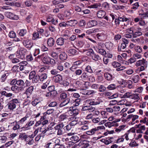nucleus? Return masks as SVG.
<instances>
[{
  "label": "nucleus",
  "mask_w": 148,
  "mask_h": 148,
  "mask_svg": "<svg viewBox=\"0 0 148 148\" xmlns=\"http://www.w3.org/2000/svg\"><path fill=\"white\" fill-rule=\"evenodd\" d=\"M54 39L52 37H50L47 40V46L50 47H53L55 44Z\"/></svg>",
  "instance_id": "dca6fc26"
},
{
  "label": "nucleus",
  "mask_w": 148,
  "mask_h": 148,
  "mask_svg": "<svg viewBox=\"0 0 148 148\" xmlns=\"http://www.w3.org/2000/svg\"><path fill=\"white\" fill-rule=\"evenodd\" d=\"M134 28L133 27H131L129 28L126 30V33L132 34L133 35L134 33L133 30H134Z\"/></svg>",
  "instance_id": "6e6d98bb"
},
{
  "label": "nucleus",
  "mask_w": 148,
  "mask_h": 148,
  "mask_svg": "<svg viewBox=\"0 0 148 148\" xmlns=\"http://www.w3.org/2000/svg\"><path fill=\"white\" fill-rule=\"evenodd\" d=\"M54 82L56 83H59L60 84L62 82V77L59 74H58L53 77Z\"/></svg>",
  "instance_id": "4be33fe9"
},
{
  "label": "nucleus",
  "mask_w": 148,
  "mask_h": 148,
  "mask_svg": "<svg viewBox=\"0 0 148 148\" xmlns=\"http://www.w3.org/2000/svg\"><path fill=\"white\" fill-rule=\"evenodd\" d=\"M67 57V56L65 52H62L60 55V59L62 60H66Z\"/></svg>",
  "instance_id": "72a5a7b5"
},
{
  "label": "nucleus",
  "mask_w": 148,
  "mask_h": 148,
  "mask_svg": "<svg viewBox=\"0 0 148 148\" xmlns=\"http://www.w3.org/2000/svg\"><path fill=\"white\" fill-rule=\"evenodd\" d=\"M82 62V61L81 60H78L74 62L73 63V66H72V67L73 69H75L76 68L75 66H76L79 65Z\"/></svg>",
  "instance_id": "680f3d73"
},
{
  "label": "nucleus",
  "mask_w": 148,
  "mask_h": 148,
  "mask_svg": "<svg viewBox=\"0 0 148 148\" xmlns=\"http://www.w3.org/2000/svg\"><path fill=\"white\" fill-rule=\"evenodd\" d=\"M34 121L29 120L26 124V125H27L29 128L30 129L31 128V126H32L34 124Z\"/></svg>",
  "instance_id": "49530a36"
},
{
  "label": "nucleus",
  "mask_w": 148,
  "mask_h": 148,
  "mask_svg": "<svg viewBox=\"0 0 148 148\" xmlns=\"http://www.w3.org/2000/svg\"><path fill=\"white\" fill-rule=\"evenodd\" d=\"M67 24L68 26H75L77 23V21L76 20H71L67 21Z\"/></svg>",
  "instance_id": "a878e982"
},
{
  "label": "nucleus",
  "mask_w": 148,
  "mask_h": 148,
  "mask_svg": "<svg viewBox=\"0 0 148 148\" xmlns=\"http://www.w3.org/2000/svg\"><path fill=\"white\" fill-rule=\"evenodd\" d=\"M71 102L70 101V99L67 98L60 103V107H62L68 104L71 106Z\"/></svg>",
  "instance_id": "393cba45"
},
{
  "label": "nucleus",
  "mask_w": 148,
  "mask_h": 148,
  "mask_svg": "<svg viewBox=\"0 0 148 148\" xmlns=\"http://www.w3.org/2000/svg\"><path fill=\"white\" fill-rule=\"evenodd\" d=\"M138 129L136 130V132L138 133H143L145 130L146 128L144 125H141L139 124L138 125Z\"/></svg>",
  "instance_id": "412c9836"
},
{
  "label": "nucleus",
  "mask_w": 148,
  "mask_h": 148,
  "mask_svg": "<svg viewBox=\"0 0 148 148\" xmlns=\"http://www.w3.org/2000/svg\"><path fill=\"white\" fill-rule=\"evenodd\" d=\"M94 59H93V60L95 61H97V62H96L95 61L94 62V64H96V63L98 65H99L101 64L100 62L98 61L99 60H101V58L100 57L98 56V55H96V54H95L94 55Z\"/></svg>",
  "instance_id": "c9c22d12"
},
{
  "label": "nucleus",
  "mask_w": 148,
  "mask_h": 148,
  "mask_svg": "<svg viewBox=\"0 0 148 148\" xmlns=\"http://www.w3.org/2000/svg\"><path fill=\"white\" fill-rule=\"evenodd\" d=\"M47 77V74L45 73L39 74L36 75V77L34 79V82L36 83L42 82L45 81Z\"/></svg>",
  "instance_id": "f03ea898"
},
{
  "label": "nucleus",
  "mask_w": 148,
  "mask_h": 148,
  "mask_svg": "<svg viewBox=\"0 0 148 148\" xmlns=\"http://www.w3.org/2000/svg\"><path fill=\"white\" fill-rule=\"evenodd\" d=\"M106 111L110 113H112L113 112L112 106H108V107L106 108L105 109Z\"/></svg>",
  "instance_id": "bf43d9fd"
},
{
  "label": "nucleus",
  "mask_w": 148,
  "mask_h": 148,
  "mask_svg": "<svg viewBox=\"0 0 148 148\" xmlns=\"http://www.w3.org/2000/svg\"><path fill=\"white\" fill-rule=\"evenodd\" d=\"M112 65L114 68H118L121 66V64L116 61H114L112 62Z\"/></svg>",
  "instance_id": "3c124183"
},
{
  "label": "nucleus",
  "mask_w": 148,
  "mask_h": 148,
  "mask_svg": "<svg viewBox=\"0 0 148 148\" xmlns=\"http://www.w3.org/2000/svg\"><path fill=\"white\" fill-rule=\"evenodd\" d=\"M24 84V81L22 79H18L17 80V85L19 86H22Z\"/></svg>",
  "instance_id": "338daca9"
},
{
  "label": "nucleus",
  "mask_w": 148,
  "mask_h": 148,
  "mask_svg": "<svg viewBox=\"0 0 148 148\" xmlns=\"http://www.w3.org/2000/svg\"><path fill=\"white\" fill-rule=\"evenodd\" d=\"M129 42V41L127 39L125 38L122 39V42L120 46H119L118 47V51H124Z\"/></svg>",
  "instance_id": "423d86ee"
},
{
  "label": "nucleus",
  "mask_w": 148,
  "mask_h": 148,
  "mask_svg": "<svg viewBox=\"0 0 148 148\" xmlns=\"http://www.w3.org/2000/svg\"><path fill=\"white\" fill-rule=\"evenodd\" d=\"M122 97L124 98H130L137 100H138L139 99L138 94L136 93H125Z\"/></svg>",
  "instance_id": "39448f33"
},
{
  "label": "nucleus",
  "mask_w": 148,
  "mask_h": 148,
  "mask_svg": "<svg viewBox=\"0 0 148 148\" xmlns=\"http://www.w3.org/2000/svg\"><path fill=\"white\" fill-rule=\"evenodd\" d=\"M106 48L108 50H111L113 48V44L111 42H108L105 43Z\"/></svg>",
  "instance_id": "cd10ccee"
},
{
  "label": "nucleus",
  "mask_w": 148,
  "mask_h": 148,
  "mask_svg": "<svg viewBox=\"0 0 148 148\" xmlns=\"http://www.w3.org/2000/svg\"><path fill=\"white\" fill-rule=\"evenodd\" d=\"M70 32L69 30H66L63 32L62 35V37L65 39V40H68V38L70 36Z\"/></svg>",
  "instance_id": "6ab92c4d"
},
{
  "label": "nucleus",
  "mask_w": 148,
  "mask_h": 148,
  "mask_svg": "<svg viewBox=\"0 0 148 148\" xmlns=\"http://www.w3.org/2000/svg\"><path fill=\"white\" fill-rule=\"evenodd\" d=\"M113 139V137H109L106 138V139H103L101 140V141L106 145H108L112 143L113 141L112 140Z\"/></svg>",
  "instance_id": "aec40b11"
},
{
  "label": "nucleus",
  "mask_w": 148,
  "mask_h": 148,
  "mask_svg": "<svg viewBox=\"0 0 148 148\" xmlns=\"http://www.w3.org/2000/svg\"><path fill=\"white\" fill-rule=\"evenodd\" d=\"M27 32L25 29H21L20 30L18 34L20 36H23L26 34Z\"/></svg>",
  "instance_id": "603ef678"
},
{
  "label": "nucleus",
  "mask_w": 148,
  "mask_h": 148,
  "mask_svg": "<svg viewBox=\"0 0 148 148\" xmlns=\"http://www.w3.org/2000/svg\"><path fill=\"white\" fill-rule=\"evenodd\" d=\"M27 52L26 49H21L20 50L19 53H17L16 56L19 58L23 59L25 58V55L27 54Z\"/></svg>",
  "instance_id": "1a4fd4ad"
},
{
  "label": "nucleus",
  "mask_w": 148,
  "mask_h": 148,
  "mask_svg": "<svg viewBox=\"0 0 148 148\" xmlns=\"http://www.w3.org/2000/svg\"><path fill=\"white\" fill-rule=\"evenodd\" d=\"M135 51L138 53H140L143 51V49L139 45L135 46L134 47Z\"/></svg>",
  "instance_id": "e433bc0d"
},
{
  "label": "nucleus",
  "mask_w": 148,
  "mask_h": 148,
  "mask_svg": "<svg viewBox=\"0 0 148 148\" xmlns=\"http://www.w3.org/2000/svg\"><path fill=\"white\" fill-rule=\"evenodd\" d=\"M125 72L127 74L130 75L134 73V71L133 69H130L125 70Z\"/></svg>",
  "instance_id": "774afa93"
},
{
  "label": "nucleus",
  "mask_w": 148,
  "mask_h": 148,
  "mask_svg": "<svg viewBox=\"0 0 148 148\" xmlns=\"http://www.w3.org/2000/svg\"><path fill=\"white\" fill-rule=\"evenodd\" d=\"M114 125L112 121H108L105 124V126L106 127H108L109 128L114 126Z\"/></svg>",
  "instance_id": "4d7b16f0"
},
{
  "label": "nucleus",
  "mask_w": 148,
  "mask_h": 148,
  "mask_svg": "<svg viewBox=\"0 0 148 148\" xmlns=\"http://www.w3.org/2000/svg\"><path fill=\"white\" fill-rule=\"evenodd\" d=\"M134 31H136L133 33L132 35L133 38H136L142 35V33L141 32L142 29L138 27L136 29H134Z\"/></svg>",
  "instance_id": "ddd939ff"
},
{
  "label": "nucleus",
  "mask_w": 148,
  "mask_h": 148,
  "mask_svg": "<svg viewBox=\"0 0 148 148\" xmlns=\"http://www.w3.org/2000/svg\"><path fill=\"white\" fill-rule=\"evenodd\" d=\"M86 33L88 34V36H87L86 38L90 40L92 42V39L89 37V35L91 34V36H92V29H89L87 30L86 31Z\"/></svg>",
  "instance_id": "a18cd8bd"
},
{
  "label": "nucleus",
  "mask_w": 148,
  "mask_h": 148,
  "mask_svg": "<svg viewBox=\"0 0 148 148\" xmlns=\"http://www.w3.org/2000/svg\"><path fill=\"white\" fill-rule=\"evenodd\" d=\"M77 50L74 49H70L68 50L67 52L69 54L74 55L76 53Z\"/></svg>",
  "instance_id": "37998d69"
},
{
  "label": "nucleus",
  "mask_w": 148,
  "mask_h": 148,
  "mask_svg": "<svg viewBox=\"0 0 148 148\" xmlns=\"http://www.w3.org/2000/svg\"><path fill=\"white\" fill-rule=\"evenodd\" d=\"M19 137L21 140H24L25 141L28 140L27 138L28 137V135L26 134L25 133H21L20 134Z\"/></svg>",
  "instance_id": "c85d7f7f"
},
{
  "label": "nucleus",
  "mask_w": 148,
  "mask_h": 148,
  "mask_svg": "<svg viewBox=\"0 0 148 148\" xmlns=\"http://www.w3.org/2000/svg\"><path fill=\"white\" fill-rule=\"evenodd\" d=\"M101 114L103 118H107L108 113L105 111H102L101 112Z\"/></svg>",
  "instance_id": "13d9d810"
},
{
  "label": "nucleus",
  "mask_w": 148,
  "mask_h": 148,
  "mask_svg": "<svg viewBox=\"0 0 148 148\" xmlns=\"http://www.w3.org/2000/svg\"><path fill=\"white\" fill-rule=\"evenodd\" d=\"M139 3L138 2H137L136 3L133 4L132 5L131 7V9H133V10H131V11L132 12L133 11H135L136 10H137L138 8L139 7Z\"/></svg>",
  "instance_id": "4c0bfd02"
},
{
  "label": "nucleus",
  "mask_w": 148,
  "mask_h": 148,
  "mask_svg": "<svg viewBox=\"0 0 148 148\" xmlns=\"http://www.w3.org/2000/svg\"><path fill=\"white\" fill-rule=\"evenodd\" d=\"M148 62L145 59L143 58L141 60H139L136 63V66H145L147 65Z\"/></svg>",
  "instance_id": "2eb2a0df"
},
{
  "label": "nucleus",
  "mask_w": 148,
  "mask_h": 148,
  "mask_svg": "<svg viewBox=\"0 0 148 148\" xmlns=\"http://www.w3.org/2000/svg\"><path fill=\"white\" fill-rule=\"evenodd\" d=\"M60 84L65 87H67L71 85V81L69 79H66L60 82Z\"/></svg>",
  "instance_id": "5701e85b"
},
{
  "label": "nucleus",
  "mask_w": 148,
  "mask_h": 148,
  "mask_svg": "<svg viewBox=\"0 0 148 148\" xmlns=\"http://www.w3.org/2000/svg\"><path fill=\"white\" fill-rule=\"evenodd\" d=\"M49 55L54 59L57 58L58 57L57 53L54 52H52L49 53Z\"/></svg>",
  "instance_id": "69168bd1"
},
{
  "label": "nucleus",
  "mask_w": 148,
  "mask_h": 148,
  "mask_svg": "<svg viewBox=\"0 0 148 148\" xmlns=\"http://www.w3.org/2000/svg\"><path fill=\"white\" fill-rule=\"evenodd\" d=\"M57 69L60 71H62L64 69V67L61 62H58L57 65Z\"/></svg>",
  "instance_id": "09e8293b"
},
{
  "label": "nucleus",
  "mask_w": 148,
  "mask_h": 148,
  "mask_svg": "<svg viewBox=\"0 0 148 148\" xmlns=\"http://www.w3.org/2000/svg\"><path fill=\"white\" fill-rule=\"evenodd\" d=\"M24 87L23 86L19 87L16 86H13L11 87V90L13 91L21 92L24 90Z\"/></svg>",
  "instance_id": "a211bd4d"
},
{
  "label": "nucleus",
  "mask_w": 148,
  "mask_h": 148,
  "mask_svg": "<svg viewBox=\"0 0 148 148\" xmlns=\"http://www.w3.org/2000/svg\"><path fill=\"white\" fill-rule=\"evenodd\" d=\"M129 145L130 146L133 147H137L138 144L134 140H131L130 143L129 144Z\"/></svg>",
  "instance_id": "a19ab883"
},
{
  "label": "nucleus",
  "mask_w": 148,
  "mask_h": 148,
  "mask_svg": "<svg viewBox=\"0 0 148 148\" xmlns=\"http://www.w3.org/2000/svg\"><path fill=\"white\" fill-rule=\"evenodd\" d=\"M79 136L80 137L79 135H73L70 138V139L71 141H73L76 143L80 140V138H79Z\"/></svg>",
  "instance_id": "bb28decb"
},
{
  "label": "nucleus",
  "mask_w": 148,
  "mask_h": 148,
  "mask_svg": "<svg viewBox=\"0 0 148 148\" xmlns=\"http://www.w3.org/2000/svg\"><path fill=\"white\" fill-rule=\"evenodd\" d=\"M132 77V79L135 83L138 82L139 80V77L138 75H133Z\"/></svg>",
  "instance_id": "79ce46f5"
},
{
  "label": "nucleus",
  "mask_w": 148,
  "mask_h": 148,
  "mask_svg": "<svg viewBox=\"0 0 148 148\" xmlns=\"http://www.w3.org/2000/svg\"><path fill=\"white\" fill-rule=\"evenodd\" d=\"M64 40L62 37L58 38L56 41L57 45L60 46L62 45L64 43Z\"/></svg>",
  "instance_id": "c756f323"
},
{
  "label": "nucleus",
  "mask_w": 148,
  "mask_h": 148,
  "mask_svg": "<svg viewBox=\"0 0 148 148\" xmlns=\"http://www.w3.org/2000/svg\"><path fill=\"white\" fill-rule=\"evenodd\" d=\"M99 111L96 110L95 107H93V116H97L99 115Z\"/></svg>",
  "instance_id": "0e129e2a"
},
{
  "label": "nucleus",
  "mask_w": 148,
  "mask_h": 148,
  "mask_svg": "<svg viewBox=\"0 0 148 148\" xmlns=\"http://www.w3.org/2000/svg\"><path fill=\"white\" fill-rule=\"evenodd\" d=\"M93 37L96 40H104L106 38V36L104 33L99 31L98 29L93 30Z\"/></svg>",
  "instance_id": "f257e3e1"
},
{
  "label": "nucleus",
  "mask_w": 148,
  "mask_h": 148,
  "mask_svg": "<svg viewBox=\"0 0 148 148\" xmlns=\"http://www.w3.org/2000/svg\"><path fill=\"white\" fill-rule=\"evenodd\" d=\"M104 76L106 79L108 81H111L112 79V75L108 72L104 74Z\"/></svg>",
  "instance_id": "2f4dec72"
},
{
  "label": "nucleus",
  "mask_w": 148,
  "mask_h": 148,
  "mask_svg": "<svg viewBox=\"0 0 148 148\" xmlns=\"http://www.w3.org/2000/svg\"><path fill=\"white\" fill-rule=\"evenodd\" d=\"M23 43L24 46L29 50L34 45L32 42L29 39L24 40L23 42Z\"/></svg>",
  "instance_id": "9d476101"
},
{
  "label": "nucleus",
  "mask_w": 148,
  "mask_h": 148,
  "mask_svg": "<svg viewBox=\"0 0 148 148\" xmlns=\"http://www.w3.org/2000/svg\"><path fill=\"white\" fill-rule=\"evenodd\" d=\"M8 36L10 38H14L16 36V33L13 31H11L10 32Z\"/></svg>",
  "instance_id": "e2e57ef3"
},
{
  "label": "nucleus",
  "mask_w": 148,
  "mask_h": 148,
  "mask_svg": "<svg viewBox=\"0 0 148 148\" xmlns=\"http://www.w3.org/2000/svg\"><path fill=\"white\" fill-rule=\"evenodd\" d=\"M80 144L82 145V148H86L88 146L92 145V142L87 140H84L80 142Z\"/></svg>",
  "instance_id": "f8f14e48"
},
{
  "label": "nucleus",
  "mask_w": 148,
  "mask_h": 148,
  "mask_svg": "<svg viewBox=\"0 0 148 148\" xmlns=\"http://www.w3.org/2000/svg\"><path fill=\"white\" fill-rule=\"evenodd\" d=\"M145 13L144 10L142 9L138 11V15L142 20L145 19Z\"/></svg>",
  "instance_id": "f704fd0d"
},
{
  "label": "nucleus",
  "mask_w": 148,
  "mask_h": 148,
  "mask_svg": "<svg viewBox=\"0 0 148 148\" xmlns=\"http://www.w3.org/2000/svg\"><path fill=\"white\" fill-rule=\"evenodd\" d=\"M47 21L48 22H51L52 23L55 25H56L58 23V20L54 19L51 14H49L47 16Z\"/></svg>",
  "instance_id": "9b49d317"
},
{
  "label": "nucleus",
  "mask_w": 148,
  "mask_h": 148,
  "mask_svg": "<svg viewBox=\"0 0 148 148\" xmlns=\"http://www.w3.org/2000/svg\"><path fill=\"white\" fill-rule=\"evenodd\" d=\"M5 16L8 18L13 20H17L18 19V15L10 12H5Z\"/></svg>",
  "instance_id": "6e6552de"
},
{
  "label": "nucleus",
  "mask_w": 148,
  "mask_h": 148,
  "mask_svg": "<svg viewBox=\"0 0 148 148\" xmlns=\"http://www.w3.org/2000/svg\"><path fill=\"white\" fill-rule=\"evenodd\" d=\"M106 14V12L103 10H100L97 13V16L99 18H103Z\"/></svg>",
  "instance_id": "7c9ffc66"
},
{
  "label": "nucleus",
  "mask_w": 148,
  "mask_h": 148,
  "mask_svg": "<svg viewBox=\"0 0 148 148\" xmlns=\"http://www.w3.org/2000/svg\"><path fill=\"white\" fill-rule=\"evenodd\" d=\"M19 103L17 99H14L8 102L6 105L8 109L11 111H13L16 108V105Z\"/></svg>",
  "instance_id": "7ed1b4c3"
},
{
  "label": "nucleus",
  "mask_w": 148,
  "mask_h": 148,
  "mask_svg": "<svg viewBox=\"0 0 148 148\" xmlns=\"http://www.w3.org/2000/svg\"><path fill=\"white\" fill-rule=\"evenodd\" d=\"M42 117L44 118V119L41 122V123L42 124L44 125L47 124L48 123L49 121L47 120L46 119V116H45L43 115L41 116V118Z\"/></svg>",
  "instance_id": "864d4df0"
},
{
  "label": "nucleus",
  "mask_w": 148,
  "mask_h": 148,
  "mask_svg": "<svg viewBox=\"0 0 148 148\" xmlns=\"http://www.w3.org/2000/svg\"><path fill=\"white\" fill-rule=\"evenodd\" d=\"M95 49L97 51H98L99 53L105 56L106 54V51L102 49H96L95 47H94Z\"/></svg>",
  "instance_id": "ea45409f"
},
{
  "label": "nucleus",
  "mask_w": 148,
  "mask_h": 148,
  "mask_svg": "<svg viewBox=\"0 0 148 148\" xmlns=\"http://www.w3.org/2000/svg\"><path fill=\"white\" fill-rule=\"evenodd\" d=\"M80 102L81 100L80 99L77 98L75 99L73 103V106H78L79 105Z\"/></svg>",
  "instance_id": "de8ad7c7"
},
{
  "label": "nucleus",
  "mask_w": 148,
  "mask_h": 148,
  "mask_svg": "<svg viewBox=\"0 0 148 148\" xmlns=\"http://www.w3.org/2000/svg\"><path fill=\"white\" fill-rule=\"evenodd\" d=\"M26 59L28 61H32L34 60V58L32 57V56L31 54L26 56Z\"/></svg>",
  "instance_id": "052dcab7"
},
{
  "label": "nucleus",
  "mask_w": 148,
  "mask_h": 148,
  "mask_svg": "<svg viewBox=\"0 0 148 148\" xmlns=\"http://www.w3.org/2000/svg\"><path fill=\"white\" fill-rule=\"evenodd\" d=\"M28 117V115H26L25 117L21 119L18 122L20 124H23Z\"/></svg>",
  "instance_id": "c03bdc74"
},
{
  "label": "nucleus",
  "mask_w": 148,
  "mask_h": 148,
  "mask_svg": "<svg viewBox=\"0 0 148 148\" xmlns=\"http://www.w3.org/2000/svg\"><path fill=\"white\" fill-rule=\"evenodd\" d=\"M65 125L64 123H62L57 125L54 127L55 130H58L57 132V135L60 136L62 134L63 132L62 129H63V127H64Z\"/></svg>",
  "instance_id": "0eeeda50"
},
{
  "label": "nucleus",
  "mask_w": 148,
  "mask_h": 148,
  "mask_svg": "<svg viewBox=\"0 0 148 148\" xmlns=\"http://www.w3.org/2000/svg\"><path fill=\"white\" fill-rule=\"evenodd\" d=\"M71 116V117H70L69 119H70V120L72 121L70 123V124L72 126H74L77 123V121L76 120H74V119H76V117L74 116Z\"/></svg>",
  "instance_id": "473e14b6"
},
{
  "label": "nucleus",
  "mask_w": 148,
  "mask_h": 148,
  "mask_svg": "<svg viewBox=\"0 0 148 148\" xmlns=\"http://www.w3.org/2000/svg\"><path fill=\"white\" fill-rule=\"evenodd\" d=\"M36 73L35 71H33L31 72L29 74V78L30 79H32V82L34 83V79L36 77Z\"/></svg>",
  "instance_id": "b1692460"
},
{
  "label": "nucleus",
  "mask_w": 148,
  "mask_h": 148,
  "mask_svg": "<svg viewBox=\"0 0 148 148\" xmlns=\"http://www.w3.org/2000/svg\"><path fill=\"white\" fill-rule=\"evenodd\" d=\"M69 116L68 111L64 114H61L59 116V120L60 121H64L67 119Z\"/></svg>",
  "instance_id": "f3484780"
},
{
  "label": "nucleus",
  "mask_w": 148,
  "mask_h": 148,
  "mask_svg": "<svg viewBox=\"0 0 148 148\" xmlns=\"http://www.w3.org/2000/svg\"><path fill=\"white\" fill-rule=\"evenodd\" d=\"M42 61L44 63L47 64H50L51 65H54L56 63L55 60L48 56H45L42 58Z\"/></svg>",
  "instance_id": "20e7f679"
},
{
  "label": "nucleus",
  "mask_w": 148,
  "mask_h": 148,
  "mask_svg": "<svg viewBox=\"0 0 148 148\" xmlns=\"http://www.w3.org/2000/svg\"><path fill=\"white\" fill-rule=\"evenodd\" d=\"M32 39L34 40H35L37 38H41V37L40 36V35L37 32H34L33 34Z\"/></svg>",
  "instance_id": "58836bf2"
},
{
  "label": "nucleus",
  "mask_w": 148,
  "mask_h": 148,
  "mask_svg": "<svg viewBox=\"0 0 148 148\" xmlns=\"http://www.w3.org/2000/svg\"><path fill=\"white\" fill-rule=\"evenodd\" d=\"M92 107L90 106H84L82 108V110L83 111H85L86 110H90L91 111L92 109Z\"/></svg>",
  "instance_id": "5fc2aeb1"
},
{
  "label": "nucleus",
  "mask_w": 148,
  "mask_h": 148,
  "mask_svg": "<svg viewBox=\"0 0 148 148\" xmlns=\"http://www.w3.org/2000/svg\"><path fill=\"white\" fill-rule=\"evenodd\" d=\"M51 141L54 143L55 144L54 145L61 144L60 140L58 138H53L50 140V141Z\"/></svg>",
  "instance_id": "8fccbe9b"
},
{
  "label": "nucleus",
  "mask_w": 148,
  "mask_h": 148,
  "mask_svg": "<svg viewBox=\"0 0 148 148\" xmlns=\"http://www.w3.org/2000/svg\"><path fill=\"white\" fill-rule=\"evenodd\" d=\"M68 114L69 115H74V116L77 115L78 114V110L77 109H75L73 110V107H70L67 110Z\"/></svg>",
  "instance_id": "4468645a"
}]
</instances>
